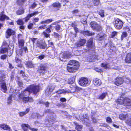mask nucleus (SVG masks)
Wrapping results in <instances>:
<instances>
[{
  "label": "nucleus",
  "instance_id": "obj_29",
  "mask_svg": "<svg viewBox=\"0 0 131 131\" xmlns=\"http://www.w3.org/2000/svg\"><path fill=\"white\" fill-rule=\"evenodd\" d=\"M54 7L59 8L61 6V5L58 2H56L54 3L52 5Z\"/></svg>",
  "mask_w": 131,
  "mask_h": 131
},
{
  "label": "nucleus",
  "instance_id": "obj_58",
  "mask_svg": "<svg viewBox=\"0 0 131 131\" xmlns=\"http://www.w3.org/2000/svg\"><path fill=\"white\" fill-rule=\"evenodd\" d=\"M117 32L115 31H114L112 32L111 34L112 36V37H113L114 36L117 35Z\"/></svg>",
  "mask_w": 131,
  "mask_h": 131
},
{
  "label": "nucleus",
  "instance_id": "obj_36",
  "mask_svg": "<svg viewBox=\"0 0 131 131\" xmlns=\"http://www.w3.org/2000/svg\"><path fill=\"white\" fill-rule=\"evenodd\" d=\"M83 118H82L81 116H80V117L81 118H82L81 119V120L83 121V120L84 121H85V120H84V119H87V120H88L89 119V117H88V116L86 114H85L83 115Z\"/></svg>",
  "mask_w": 131,
  "mask_h": 131
},
{
  "label": "nucleus",
  "instance_id": "obj_46",
  "mask_svg": "<svg viewBox=\"0 0 131 131\" xmlns=\"http://www.w3.org/2000/svg\"><path fill=\"white\" fill-rule=\"evenodd\" d=\"M104 10H100L99 12V14L101 16L103 17L104 16Z\"/></svg>",
  "mask_w": 131,
  "mask_h": 131
},
{
  "label": "nucleus",
  "instance_id": "obj_19",
  "mask_svg": "<svg viewBox=\"0 0 131 131\" xmlns=\"http://www.w3.org/2000/svg\"><path fill=\"white\" fill-rule=\"evenodd\" d=\"M106 37V35L104 34L101 33L97 35L96 37L97 39L99 41H101L105 39Z\"/></svg>",
  "mask_w": 131,
  "mask_h": 131
},
{
  "label": "nucleus",
  "instance_id": "obj_16",
  "mask_svg": "<svg viewBox=\"0 0 131 131\" xmlns=\"http://www.w3.org/2000/svg\"><path fill=\"white\" fill-rule=\"evenodd\" d=\"M93 82L94 85L97 86H100L102 83L101 80L97 78L94 79Z\"/></svg>",
  "mask_w": 131,
  "mask_h": 131
},
{
  "label": "nucleus",
  "instance_id": "obj_25",
  "mask_svg": "<svg viewBox=\"0 0 131 131\" xmlns=\"http://www.w3.org/2000/svg\"><path fill=\"white\" fill-rule=\"evenodd\" d=\"M0 127L4 130H9L10 131V127L7 124H2L0 125Z\"/></svg>",
  "mask_w": 131,
  "mask_h": 131
},
{
  "label": "nucleus",
  "instance_id": "obj_13",
  "mask_svg": "<svg viewBox=\"0 0 131 131\" xmlns=\"http://www.w3.org/2000/svg\"><path fill=\"white\" fill-rule=\"evenodd\" d=\"M36 45L38 47L41 49H45L46 46L45 42L42 40L38 41Z\"/></svg>",
  "mask_w": 131,
  "mask_h": 131
},
{
  "label": "nucleus",
  "instance_id": "obj_53",
  "mask_svg": "<svg viewBox=\"0 0 131 131\" xmlns=\"http://www.w3.org/2000/svg\"><path fill=\"white\" fill-rule=\"evenodd\" d=\"M37 113H34L32 114L31 115V117L33 118H35L36 117H37Z\"/></svg>",
  "mask_w": 131,
  "mask_h": 131
},
{
  "label": "nucleus",
  "instance_id": "obj_30",
  "mask_svg": "<svg viewBox=\"0 0 131 131\" xmlns=\"http://www.w3.org/2000/svg\"><path fill=\"white\" fill-rule=\"evenodd\" d=\"M29 108H27L26 111L24 112H20L19 113V115L21 117H22L25 115L26 114L29 112Z\"/></svg>",
  "mask_w": 131,
  "mask_h": 131
},
{
  "label": "nucleus",
  "instance_id": "obj_48",
  "mask_svg": "<svg viewBox=\"0 0 131 131\" xmlns=\"http://www.w3.org/2000/svg\"><path fill=\"white\" fill-rule=\"evenodd\" d=\"M127 35V34L126 32H123L122 35L121 36L122 38L121 39L123 40V38L126 37Z\"/></svg>",
  "mask_w": 131,
  "mask_h": 131
},
{
  "label": "nucleus",
  "instance_id": "obj_34",
  "mask_svg": "<svg viewBox=\"0 0 131 131\" xmlns=\"http://www.w3.org/2000/svg\"><path fill=\"white\" fill-rule=\"evenodd\" d=\"M0 20H3L6 18V16L4 14V12H2L0 14Z\"/></svg>",
  "mask_w": 131,
  "mask_h": 131
},
{
  "label": "nucleus",
  "instance_id": "obj_35",
  "mask_svg": "<svg viewBox=\"0 0 131 131\" xmlns=\"http://www.w3.org/2000/svg\"><path fill=\"white\" fill-rule=\"evenodd\" d=\"M7 51V48L3 47V46H2L1 49V52L2 53H4Z\"/></svg>",
  "mask_w": 131,
  "mask_h": 131
},
{
  "label": "nucleus",
  "instance_id": "obj_41",
  "mask_svg": "<svg viewBox=\"0 0 131 131\" xmlns=\"http://www.w3.org/2000/svg\"><path fill=\"white\" fill-rule=\"evenodd\" d=\"M13 96L10 95L7 99V103L10 104L12 101V98Z\"/></svg>",
  "mask_w": 131,
  "mask_h": 131
},
{
  "label": "nucleus",
  "instance_id": "obj_20",
  "mask_svg": "<svg viewBox=\"0 0 131 131\" xmlns=\"http://www.w3.org/2000/svg\"><path fill=\"white\" fill-rule=\"evenodd\" d=\"M81 33L84 36H88L93 35L95 34L94 33L88 30L82 31L81 32Z\"/></svg>",
  "mask_w": 131,
  "mask_h": 131
},
{
  "label": "nucleus",
  "instance_id": "obj_64",
  "mask_svg": "<svg viewBox=\"0 0 131 131\" xmlns=\"http://www.w3.org/2000/svg\"><path fill=\"white\" fill-rule=\"evenodd\" d=\"M39 20V18L38 17L35 18L34 19V22H36L38 21Z\"/></svg>",
  "mask_w": 131,
  "mask_h": 131
},
{
  "label": "nucleus",
  "instance_id": "obj_43",
  "mask_svg": "<svg viewBox=\"0 0 131 131\" xmlns=\"http://www.w3.org/2000/svg\"><path fill=\"white\" fill-rule=\"evenodd\" d=\"M9 46L10 45H8L6 41H4L3 42L2 46L7 48V47H9Z\"/></svg>",
  "mask_w": 131,
  "mask_h": 131
},
{
  "label": "nucleus",
  "instance_id": "obj_24",
  "mask_svg": "<svg viewBox=\"0 0 131 131\" xmlns=\"http://www.w3.org/2000/svg\"><path fill=\"white\" fill-rule=\"evenodd\" d=\"M87 1H88L89 0H86ZM92 2L90 3V5L93 6L94 5L95 6L98 5L99 3V0H91Z\"/></svg>",
  "mask_w": 131,
  "mask_h": 131
},
{
  "label": "nucleus",
  "instance_id": "obj_26",
  "mask_svg": "<svg viewBox=\"0 0 131 131\" xmlns=\"http://www.w3.org/2000/svg\"><path fill=\"white\" fill-rule=\"evenodd\" d=\"M126 62H131V52L128 54L125 59Z\"/></svg>",
  "mask_w": 131,
  "mask_h": 131
},
{
  "label": "nucleus",
  "instance_id": "obj_38",
  "mask_svg": "<svg viewBox=\"0 0 131 131\" xmlns=\"http://www.w3.org/2000/svg\"><path fill=\"white\" fill-rule=\"evenodd\" d=\"M82 128V125H76V127L75 128L78 131L81 130Z\"/></svg>",
  "mask_w": 131,
  "mask_h": 131
},
{
  "label": "nucleus",
  "instance_id": "obj_4",
  "mask_svg": "<svg viewBox=\"0 0 131 131\" xmlns=\"http://www.w3.org/2000/svg\"><path fill=\"white\" fill-rule=\"evenodd\" d=\"M90 25L91 27L93 30L99 31L102 29L101 26L95 21H93L91 22L90 23Z\"/></svg>",
  "mask_w": 131,
  "mask_h": 131
},
{
  "label": "nucleus",
  "instance_id": "obj_8",
  "mask_svg": "<svg viewBox=\"0 0 131 131\" xmlns=\"http://www.w3.org/2000/svg\"><path fill=\"white\" fill-rule=\"evenodd\" d=\"M47 66L46 64H41L37 70L38 72L41 73L42 75L44 74L47 69Z\"/></svg>",
  "mask_w": 131,
  "mask_h": 131
},
{
  "label": "nucleus",
  "instance_id": "obj_40",
  "mask_svg": "<svg viewBox=\"0 0 131 131\" xmlns=\"http://www.w3.org/2000/svg\"><path fill=\"white\" fill-rule=\"evenodd\" d=\"M26 1V0H18L17 3L19 5H21L23 4Z\"/></svg>",
  "mask_w": 131,
  "mask_h": 131
},
{
  "label": "nucleus",
  "instance_id": "obj_17",
  "mask_svg": "<svg viewBox=\"0 0 131 131\" xmlns=\"http://www.w3.org/2000/svg\"><path fill=\"white\" fill-rule=\"evenodd\" d=\"M38 13L39 12L38 11H36L33 13L28 14L27 16L24 19L25 21L27 22L29 19L30 17H33L34 15L38 14Z\"/></svg>",
  "mask_w": 131,
  "mask_h": 131
},
{
  "label": "nucleus",
  "instance_id": "obj_55",
  "mask_svg": "<svg viewBox=\"0 0 131 131\" xmlns=\"http://www.w3.org/2000/svg\"><path fill=\"white\" fill-rule=\"evenodd\" d=\"M45 56L44 55L41 54L38 57V58L40 60H42L45 57Z\"/></svg>",
  "mask_w": 131,
  "mask_h": 131
},
{
  "label": "nucleus",
  "instance_id": "obj_33",
  "mask_svg": "<svg viewBox=\"0 0 131 131\" xmlns=\"http://www.w3.org/2000/svg\"><path fill=\"white\" fill-rule=\"evenodd\" d=\"M107 95V93H102L99 96V98L100 99L102 100Z\"/></svg>",
  "mask_w": 131,
  "mask_h": 131
},
{
  "label": "nucleus",
  "instance_id": "obj_11",
  "mask_svg": "<svg viewBox=\"0 0 131 131\" xmlns=\"http://www.w3.org/2000/svg\"><path fill=\"white\" fill-rule=\"evenodd\" d=\"M18 38L19 46V47L22 48L24 43L23 37L21 34H19L18 35Z\"/></svg>",
  "mask_w": 131,
  "mask_h": 131
},
{
  "label": "nucleus",
  "instance_id": "obj_39",
  "mask_svg": "<svg viewBox=\"0 0 131 131\" xmlns=\"http://www.w3.org/2000/svg\"><path fill=\"white\" fill-rule=\"evenodd\" d=\"M25 125L28 128L30 129L33 131H37L38 130V129H35L34 128H31L30 126L28 124H26L25 125H23V126Z\"/></svg>",
  "mask_w": 131,
  "mask_h": 131
},
{
  "label": "nucleus",
  "instance_id": "obj_42",
  "mask_svg": "<svg viewBox=\"0 0 131 131\" xmlns=\"http://www.w3.org/2000/svg\"><path fill=\"white\" fill-rule=\"evenodd\" d=\"M126 123L130 126H131V117L130 118H128L126 121Z\"/></svg>",
  "mask_w": 131,
  "mask_h": 131
},
{
  "label": "nucleus",
  "instance_id": "obj_49",
  "mask_svg": "<svg viewBox=\"0 0 131 131\" xmlns=\"http://www.w3.org/2000/svg\"><path fill=\"white\" fill-rule=\"evenodd\" d=\"M37 4H36L35 2H34L33 4L29 7V8L31 9L34 8L37 6Z\"/></svg>",
  "mask_w": 131,
  "mask_h": 131
},
{
  "label": "nucleus",
  "instance_id": "obj_21",
  "mask_svg": "<svg viewBox=\"0 0 131 131\" xmlns=\"http://www.w3.org/2000/svg\"><path fill=\"white\" fill-rule=\"evenodd\" d=\"M56 117V115L54 114H52L51 116L49 119H48V122L50 123L53 124L54 123V120Z\"/></svg>",
  "mask_w": 131,
  "mask_h": 131
},
{
  "label": "nucleus",
  "instance_id": "obj_45",
  "mask_svg": "<svg viewBox=\"0 0 131 131\" xmlns=\"http://www.w3.org/2000/svg\"><path fill=\"white\" fill-rule=\"evenodd\" d=\"M57 93L58 94H61L64 93H66V91L63 89L60 90L57 92Z\"/></svg>",
  "mask_w": 131,
  "mask_h": 131
},
{
  "label": "nucleus",
  "instance_id": "obj_61",
  "mask_svg": "<svg viewBox=\"0 0 131 131\" xmlns=\"http://www.w3.org/2000/svg\"><path fill=\"white\" fill-rule=\"evenodd\" d=\"M60 29V26L59 25H57L56 26V29L57 30H59Z\"/></svg>",
  "mask_w": 131,
  "mask_h": 131
},
{
  "label": "nucleus",
  "instance_id": "obj_2",
  "mask_svg": "<svg viewBox=\"0 0 131 131\" xmlns=\"http://www.w3.org/2000/svg\"><path fill=\"white\" fill-rule=\"evenodd\" d=\"M79 66V63L75 60H70L67 66V70L70 72H75Z\"/></svg>",
  "mask_w": 131,
  "mask_h": 131
},
{
  "label": "nucleus",
  "instance_id": "obj_3",
  "mask_svg": "<svg viewBox=\"0 0 131 131\" xmlns=\"http://www.w3.org/2000/svg\"><path fill=\"white\" fill-rule=\"evenodd\" d=\"M116 101L118 104H123L126 106H131V101L127 97L124 98V97H121L117 100Z\"/></svg>",
  "mask_w": 131,
  "mask_h": 131
},
{
  "label": "nucleus",
  "instance_id": "obj_54",
  "mask_svg": "<svg viewBox=\"0 0 131 131\" xmlns=\"http://www.w3.org/2000/svg\"><path fill=\"white\" fill-rule=\"evenodd\" d=\"M13 49L10 50V51H8V56H10L13 53Z\"/></svg>",
  "mask_w": 131,
  "mask_h": 131
},
{
  "label": "nucleus",
  "instance_id": "obj_18",
  "mask_svg": "<svg viewBox=\"0 0 131 131\" xmlns=\"http://www.w3.org/2000/svg\"><path fill=\"white\" fill-rule=\"evenodd\" d=\"M131 117V114H127L126 115H125L123 114H120L119 117V118L121 120H124L126 118H127L129 117V118Z\"/></svg>",
  "mask_w": 131,
  "mask_h": 131
},
{
  "label": "nucleus",
  "instance_id": "obj_27",
  "mask_svg": "<svg viewBox=\"0 0 131 131\" xmlns=\"http://www.w3.org/2000/svg\"><path fill=\"white\" fill-rule=\"evenodd\" d=\"M21 48V49L19 50V53L21 56L23 53L24 51L25 53H27L28 52L27 49L26 47H24L23 48Z\"/></svg>",
  "mask_w": 131,
  "mask_h": 131
},
{
  "label": "nucleus",
  "instance_id": "obj_60",
  "mask_svg": "<svg viewBox=\"0 0 131 131\" xmlns=\"http://www.w3.org/2000/svg\"><path fill=\"white\" fill-rule=\"evenodd\" d=\"M123 29L124 30L127 31H128L129 30V27L127 26L124 27Z\"/></svg>",
  "mask_w": 131,
  "mask_h": 131
},
{
  "label": "nucleus",
  "instance_id": "obj_50",
  "mask_svg": "<svg viewBox=\"0 0 131 131\" xmlns=\"http://www.w3.org/2000/svg\"><path fill=\"white\" fill-rule=\"evenodd\" d=\"M51 111L49 109H47L45 110L44 112H43V115L42 116H43L44 114L47 113H51Z\"/></svg>",
  "mask_w": 131,
  "mask_h": 131
},
{
  "label": "nucleus",
  "instance_id": "obj_37",
  "mask_svg": "<svg viewBox=\"0 0 131 131\" xmlns=\"http://www.w3.org/2000/svg\"><path fill=\"white\" fill-rule=\"evenodd\" d=\"M102 66L104 69L109 68H110V66L108 64L102 63L101 64Z\"/></svg>",
  "mask_w": 131,
  "mask_h": 131
},
{
  "label": "nucleus",
  "instance_id": "obj_28",
  "mask_svg": "<svg viewBox=\"0 0 131 131\" xmlns=\"http://www.w3.org/2000/svg\"><path fill=\"white\" fill-rule=\"evenodd\" d=\"M52 21L53 20L52 19H48L44 21H43L41 22L39 24H48L52 22Z\"/></svg>",
  "mask_w": 131,
  "mask_h": 131
},
{
  "label": "nucleus",
  "instance_id": "obj_6",
  "mask_svg": "<svg viewBox=\"0 0 131 131\" xmlns=\"http://www.w3.org/2000/svg\"><path fill=\"white\" fill-rule=\"evenodd\" d=\"M123 22L119 19L116 18L115 19L114 24L116 28L118 29H121L123 26Z\"/></svg>",
  "mask_w": 131,
  "mask_h": 131
},
{
  "label": "nucleus",
  "instance_id": "obj_57",
  "mask_svg": "<svg viewBox=\"0 0 131 131\" xmlns=\"http://www.w3.org/2000/svg\"><path fill=\"white\" fill-rule=\"evenodd\" d=\"M61 127L62 129V130L64 131H67V128L64 126L61 125Z\"/></svg>",
  "mask_w": 131,
  "mask_h": 131
},
{
  "label": "nucleus",
  "instance_id": "obj_12",
  "mask_svg": "<svg viewBox=\"0 0 131 131\" xmlns=\"http://www.w3.org/2000/svg\"><path fill=\"white\" fill-rule=\"evenodd\" d=\"M71 55L69 52H65L61 54V57L59 59L62 61H65L66 60L64 59H67L68 58L70 57Z\"/></svg>",
  "mask_w": 131,
  "mask_h": 131
},
{
  "label": "nucleus",
  "instance_id": "obj_31",
  "mask_svg": "<svg viewBox=\"0 0 131 131\" xmlns=\"http://www.w3.org/2000/svg\"><path fill=\"white\" fill-rule=\"evenodd\" d=\"M24 13V10L23 8H20L16 12L17 15H21L23 14Z\"/></svg>",
  "mask_w": 131,
  "mask_h": 131
},
{
  "label": "nucleus",
  "instance_id": "obj_23",
  "mask_svg": "<svg viewBox=\"0 0 131 131\" xmlns=\"http://www.w3.org/2000/svg\"><path fill=\"white\" fill-rule=\"evenodd\" d=\"M22 99V100L25 102H27L29 101V102H32L33 101L31 97H25L23 96L22 98H20Z\"/></svg>",
  "mask_w": 131,
  "mask_h": 131
},
{
  "label": "nucleus",
  "instance_id": "obj_63",
  "mask_svg": "<svg viewBox=\"0 0 131 131\" xmlns=\"http://www.w3.org/2000/svg\"><path fill=\"white\" fill-rule=\"evenodd\" d=\"M18 84L21 87L23 86V84L22 82L20 81H18Z\"/></svg>",
  "mask_w": 131,
  "mask_h": 131
},
{
  "label": "nucleus",
  "instance_id": "obj_14",
  "mask_svg": "<svg viewBox=\"0 0 131 131\" xmlns=\"http://www.w3.org/2000/svg\"><path fill=\"white\" fill-rule=\"evenodd\" d=\"M124 82V80L121 77L117 78L115 79V81L114 82V84L117 86L121 85Z\"/></svg>",
  "mask_w": 131,
  "mask_h": 131
},
{
  "label": "nucleus",
  "instance_id": "obj_9",
  "mask_svg": "<svg viewBox=\"0 0 131 131\" xmlns=\"http://www.w3.org/2000/svg\"><path fill=\"white\" fill-rule=\"evenodd\" d=\"M0 86L1 88V90L5 93L6 91L7 90V88L4 80L0 79Z\"/></svg>",
  "mask_w": 131,
  "mask_h": 131
},
{
  "label": "nucleus",
  "instance_id": "obj_5",
  "mask_svg": "<svg viewBox=\"0 0 131 131\" xmlns=\"http://www.w3.org/2000/svg\"><path fill=\"white\" fill-rule=\"evenodd\" d=\"M10 93L11 94V95L14 97L15 100L19 99L21 98L20 93L18 90L11 89Z\"/></svg>",
  "mask_w": 131,
  "mask_h": 131
},
{
  "label": "nucleus",
  "instance_id": "obj_52",
  "mask_svg": "<svg viewBox=\"0 0 131 131\" xmlns=\"http://www.w3.org/2000/svg\"><path fill=\"white\" fill-rule=\"evenodd\" d=\"M43 34L45 37L46 38L50 36V34H47L45 31H43Z\"/></svg>",
  "mask_w": 131,
  "mask_h": 131
},
{
  "label": "nucleus",
  "instance_id": "obj_32",
  "mask_svg": "<svg viewBox=\"0 0 131 131\" xmlns=\"http://www.w3.org/2000/svg\"><path fill=\"white\" fill-rule=\"evenodd\" d=\"M26 67L29 68H32L34 67L33 64L31 61L27 62L26 63Z\"/></svg>",
  "mask_w": 131,
  "mask_h": 131
},
{
  "label": "nucleus",
  "instance_id": "obj_44",
  "mask_svg": "<svg viewBox=\"0 0 131 131\" xmlns=\"http://www.w3.org/2000/svg\"><path fill=\"white\" fill-rule=\"evenodd\" d=\"M17 23L19 25H23L24 24V22L22 20L19 19L17 21Z\"/></svg>",
  "mask_w": 131,
  "mask_h": 131
},
{
  "label": "nucleus",
  "instance_id": "obj_15",
  "mask_svg": "<svg viewBox=\"0 0 131 131\" xmlns=\"http://www.w3.org/2000/svg\"><path fill=\"white\" fill-rule=\"evenodd\" d=\"M86 42V40L85 39H83L80 40L75 44V47L78 48L80 46H83Z\"/></svg>",
  "mask_w": 131,
  "mask_h": 131
},
{
  "label": "nucleus",
  "instance_id": "obj_56",
  "mask_svg": "<svg viewBox=\"0 0 131 131\" xmlns=\"http://www.w3.org/2000/svg\"><path fill=\"white\" fill-rule=\"evenodd\" d=\"M14 73L13 72H12L10 74V78L11 80H12L14 78Z\"/></svg>",
  "mask_w": 131,
  "mask_h": 131
},
{
  "label": "nucleus",
  "instance_id": "obj_7",
  "mask_svg": "<svg viewBox=\"0 0 131 131\" xmlns=\"http://www.w3.org/2000/svg\"><path fill=\"white\" fill-rule=\"evenodd\" d=\"M79 83L80 85L83 86H86L89 84L88 79L84 77L80 78L79 81Z\"/></svg>",
  "mask_w": 131,
  "mask_h": 131
},
{
  "label": "nucleus",
  "instance_id": "obj_51",
  "mask_svg": "<svg viewBox=\"0 0 131 131\" xmlns=\"http://www.w3.org/2000/svg\"><path fill=\"white\" fill-rule=\"evenodd\" d=\"M26 124H23L21 125V126L22 128L24 130V131H27V128L25 127H27L25 125L23 126V125H25Z\"/></svg>",
  "mask_w": 131,
  "mask_h": 131
},
{
  "label": "nucleus",
  "instance_id": "obj_1",
  "mask_svg": "<svg viewBox=\"0 0 131 131\" xmlns=\"http://www.w3.org/2000/svg\"><path fill=\"white\" fill-rule=\"evenodd\" d=\"M39 86L35 84L31 85L26 89L20 93L21 98L23 96L28 95L30 93H33L36 94L39 91Z\"/></svg>",
  "mask_w": 131,
  "mask_h": 131
},
{
  "label": "nucleus",
  "instance_id": "obj_59",
  "mask_svg": "<svg viewBox=\"0 0 131 131\" xmlns=\"http://www.w3.org/2000/svg\"><path fill=\"white\" fill-rule=\"evenodd\" d=\"M33 24L32 23H30L29 24L28 26V28L29 29H32V28Z\"/></svg>",
  "mask_w": 131,
  "mask_h": 131
},
{
  "label": "nucleus",
  "instance_id": "obj_47",
  "mask_svg": "<svg viewBox=\"0 0 131 131\" xmlns=\"http://www.w3.org/2000/svg\"><path fill=\"white\" fill-rule=\"evenodd\" d=\"M106 121L107 123H111L112 122L111 119L109 117L106 118Z\"/></svg>",
  "mask_w": 131,
  "mask_h": 131
},
{
  "label": "nucleus",
  "instance_id": "obj_62",
  "mask_svg": "<svg viewBox=\"0 0 131 131\" xmlns=\"http://www.w3.org/2000/svg\"><path fill=\"white\" fill-rule=\"evenodd\" d=\"M7 57V56L5 55H3L1 57V58L2 59H5Z\"/></svg>",
  "mask_w": 131,
  "mask_h": 131
},
{
  "label": "nucleus",
  "instance_id": "obj_22",
  "mask_svg": "<svg viewBox=\"0 0 131 131\" xmlns=\"http://www.w3.org/2000/svg\"><path fill=\"white\" fill-rule=\"evenodd\" d=\"M6 33L7 35L6 37V38H8L10 35H14L15 33V32L13 30L8 29L6 31Z\"/></svg>",
  "mask_w": 131,
  "mask_h": 131
},
{
  "label": "nucleus",
  "instance_id": "obj_10",
  "mask_svg": "<svg viewBox=\"0 0 131 131\" xmlns=\"http://www.w3.org/2000/svg\"><path fill=\"white\" fill-rule=\"evenodd\" d=\"M94 46V43L93 42V39H90L88 41L87 43L86 47L85 49V52L90 50V49L92 48H93Z\"/></svg>",
  "mask_w": 131,
  "mask_h": 131
}]
</instances>
